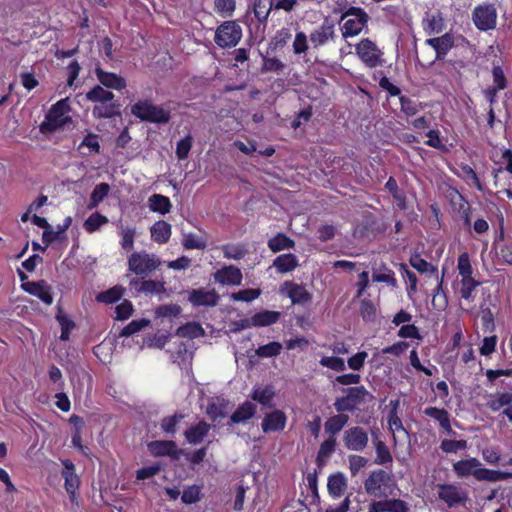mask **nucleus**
<instances>
[{
    "label": "nucleus",
    "instance_id": "obj_33",
    "mask_svg": "<svg viewBox=\"0 0 512 512\" xmlns=\"http://www.w3.org/2000/svg\"><path fill=\"white\" fill-rule=\"evenodd\" d=\"M274 0H253L252 10L260 23L265 24L271 10L274 8Z\"/></svg>",
    "mask_w": 512,
    "mask_h": 512
},
{
    "label": "nucleus",
    "instance_id": "obj_61",
    "mask_svg": "<svg viewBox=\"0 0 512 512\" xmlns=\"http://www.w3.org/2000/svg\"><path fill=\"white\" fill-rule=\"evenodd\" d=\"M320 364L338 372L344 371L346 369L344 360L339 357L324 356L321 358Z\"/></svg>",
    "mask_w": 512,
    "mask_h": 512
},
{
    "label": "nucleus",
    "instance_id": "obj_50",
    "mask_svg": "<svg viewBox=\"0 0 512 512\" xmlns=\"http://www.w3.org/2000/svg\"><path fill=\"white\" fill-rule=\"evenodd\" d=\"M468 444L466 440L444 439L441 441L440 449L445 453H456L465 450Z\"/></svg>",
    "mask_w": 512,
    "mask_h": 512
},
{
    "label": "nucleus",
    "instance_id": "obj_19",
    "mask_svg": "<svg viewBox=\"0 0 512 512\" xmlns=\"http://www.w3.org/2000/svg\"><path fill=\"white\" fill-rule=\"evenodd\" d=\"M214 280L223 285H241L242 272L236 266H225L214 273Z\"/></svg>",
    "mask_w": 512,
    "mask_h": 512
},
{
    "label": "nucleus",
    "instance_id": "obj_2",
    "mask_svg": "<svg viewBox=\"0 0 512 512\" xmlns=\"http://www.w3.org/2000/svg\"><path fill=\"white\" fill-rule=\"evenodd\" d=\"M131 113L141 121L167 124L171 119L170 110L155 105L150 99L138 100L131 106Z\"/></svg>",
    "mask_w": 512,
    "mask_h": 512
},
{
    "label": "nucleus",
    "instance_id": "obj_7",
    "mask_svg": "<svg viewBox=\"0 0 512 512\" xmlns=\"http://www.w3.org/2000/svg\"><path fill=\"white\" fill-rule=\"evenodd\" d=\"M242 29L236 21H224L216 30L214 41L221 48H230L238 44Z\"/></svg>",
    "mask_w": 512,
    "mask_h": 512
},
{
    "label": "nucleus",
    "instance_id": "obj_24",
    "mask_svg": "<svg viewBox=\"0 0 512 512\" xmlns=\"http://www.w3.org/2000/svg\"><path fill=\"white\" fill-rule=\"evenodd\" d=\"M230 412V403L224 398H216L207 405L206 413L212 421L227 417Z\"/></svg>",
    "mask_w": 512,
    "mask_h": 512
},
{
    "label": "nucleus",
    "instance_id": "obj_59",
    "mask_svg": "<svg viewBox=\"0 0 512 512\" xmlns=\"http://www.w3.org/2000/svg\"><path fill=\"white\" fill-rule=\"evenodd\" d=\"M432 305L440 310L445 309V307L447 306V297L443 291V278H441L440 282L438 283L435 289V293L432 299Z\"/></svg>",
    "mask_w": 512,
    "mask_h": 512
},
{
    "label": "nucleus",
    "instance_id": "obj_4",
    "mask_svg": "<svg viewBox=\"0 0 512 512\" xmlns=\"http://www.w3.org/2000/svg\"><path fill=\"white\" fill-rule=\"evenodd\" d=\"M343 391L345 395L336 398L334 402V408L338 413L353 412L362 403L375 399L364 386L349 387Z\"/></svg>",
    "mask_w": 512,
    "mask_h": 512
},
{
    "label": "nucleus",
    "instance_id": "obj_53",
    "mask_svg": "<svg viewBox=\"0 0 512 512\" xmlns=\"http://www.w3.org/2000/svg\"><path fill=\"white\" fill-rule=\"evenodd\" d=\"M201 499V489L197 485H192L184 489L181 500L185 504H194Z\"/></svg>",
    "mask_w": 512,
    "mask_h": 512
},
{
    "label": "nucleus",
    "instance_id": "obj_22",
    "mask_svg": "<svg viewBox=\"0 0 512 512\" xmlns=\"http://www.w3.org/2000/svg\"><path fill=\"white\" fill-rule=\"evenodd\" d=\"M256 405L250 401H245L232 413L228 425L246 423L256 413Z\"/></svg>",
    "mask_w": 512,
    "mask_h": 512
},
{
    "label": "nucleus",
    "instance_id": "obj_56",
    "mask_svg": "<svg viewBox=\"0 0 512 512\" xmlns=\"http://www.w3.org/2000/svg\"><path fill=\"white\" fill-rule=\"evenodd\" d=\"M360 314L364 321L374 322L376 319V307L370 300H362L360 305Z\"/></svg>",
    "mask_w": 512,
    "mask_h": 512
},
{
    "label": "nucleus",
    "instance_id": "obj_58",
    "mask_svg": "<svg viewBox=\"0 0 512 512\" xmlns=\"http://www.w3.org/2000/svg\"><path fill=\"white\" fill-rule=\"evenodd\" d=\"M481 283L474 278L461 279V288L460 294L461 297L469 300L472 297L473 291L478 287Z\"/></svg>",
    "mask_w": 512,
    "mask_h": 512
},
{
    "label": "nucleus",
    "instance_id": "obj_32",
    "mask_svg": "<svg viewBox=\"0 0 512 512\" xmlns=\"http://www.w3.org/2000/svg\"><path fill=\"white\" fill-rule=\"evenodd\" d=\"M274 396H275V391L271 385H267L264 388L255 387L253 389L252 394L250 395V397L254 401L260 403L263 406H267L269 408H271L273 406L272 400H273Z\"/></svg>",
    "mask_w": 512,
    "mask_h": 512
},
{
    "label": "nucleus",
    "instance_id": "obj_21",
    "mask_svg": "<svg viewBox=\"0 0 512 512\" xmlns=\"http://www.w3.org/2000/svg\"><path fill=\"white\" fill-rule=\"evenodd\" d=\"M388 473L382 469L374 470L364 482V487L369 495H377L383 484L389 481Z\"/></svg>",
    "mask_w": 512,
    "mask_h": 512
},
{
    "label": "nucleus",
    "instance_id": "obj_54",
    "mask_svg": "<svg viewBox=\"0 0 512 512\" xmlns=\"http://www.w3.org/2000/svg\"><path fill=\"white\" fill-rule=\"evenodd\" d=\"M282 345L279 342H270L266 345L258 347L256 354L259 357H273L280 354Z\"/></svg>",
    "mask_w": 512,
    "mask_h": 512
},
{
    "label": "nucleus",
    "instance_id": "obj_45",
    "mask_svg": "<svg viewBox=\"0 0 512 512\" xmlns=\"http://www.w3.org/2000/svg\"><path fill=\"white\" fill-rule=\"evenodd\" d=\"M409 262L410 265L420 273L429 272L434 274L437 272V268L424 260L418 253L411 255Z\"/></svg>",
    "mask_w": 512,
    "mask_h": 512
},
{
    "label": "nucleus",
    "instance_id": "obj_44",
    "mask_svg": "<svg viewBox=\"0 0 512 512\" xmlns=\"http://www.w3.org/2000/svg\"><path fill=\"white\" fill-rule=\"evenodd\" d=\"M106 223H108V218L106 216L99 212H94L85 220L83 226L87 232L93 233Z\"/></svg>",
    "mask_w": 512,
    "mask_h": 512
},
{
    "label": "nucleus",
    "instance_id": "obj_23",
    "mask_svg": "<svg viewBox=\"0 0 512 512\" xmlns=\"http://www.w3.org/2000/svg\"><path fill=\"white\" fill-rule=\"evenodd\" d=\"M210 425L205 421H200L196 425L189 427L185 432L184 436L188 443L196 445L203 441L207 436Z\"/></svg>",
    "mask_w": 512,
    "mask_h": 512
},
{
    "label": "nucleus",
    "instance_id": "obj_46",
    "mask_svg": "<svg viewBox=\"0 0 512 512\" xmlns=\"http://www.w3.org/2000/svg\"><path fill=\"white\" fill-rule=\"evenodd\" d=\"M439 43L436 47V60H443L447 52L453 47L454 39L452 35L446 33L438 37Z\"/></svg>",
    "mask_w": 512,
    "mask_h": 512
},
{
    "label": "nucleus",
    "instance_id": "obj_43",
    "mask_svg": "<svg viewBox=\"0 0 512 512\" xmlns=\"http://www.w3.org/2000/svg\"><path fill=\"white\" fill-rule=\"evenodd\" d=\"M125 289L121 286H114L96 296L98 302L112 304L117 302L124 294Z\"/></svg>",
    "mask_w": 512,
    "mask_h": 512
},
{
    "label": "nucleus",
    "instance_id": "obj_5",
    "mask_svg": "<svg viewBox=\"0 0 512 512\" xmlns=\"http://www.w3.org/2000/svg\"><path fill=\"white\" fill-rule=\"evenodd\" d=\"M349 16H353V18L347 19L342 26V36L344 38L358 35L369 20L368 14L360 7L352 6L348 8L341 16V21Z\"/></svg>",
    "mask_w": 512,
    "mask_h": 512
},
{
    "label": "nucleus",
    "instance_id": "obj_55",
    "mask_svg": "<svg viewBox=\"0 0 512 512\" xmlns=\"http://www.w3.org/2000/svg\"><path fill=\"white\" fill-rule=\"evenodd\" d=\"M193 143V138L191 135H187L180 141H178L176 146V156L179 160H184L188 157V154L191 150Z\"/></svg>",
    "mask_w": 512,
    "mask_h": 512
},
{
    "label": "nucleus",
    "instance_id": "obj_1",
    "mask_svg": "<svg viewBox=\"0 0 512 512\" xmlns=\"http://www.w3.org/2000/svg\"><path fill=\"white\" fill-rule=\"evenodd\" d=\"M453 471L458 477L473 476L478 481L498 482L512 478L511 472L496 471L484 468L477 458L457 461Z\"/></svg>",
    "mask_w": 512,
    "mask_h": 512
},
{
    "label": "nucleus",
    "instance_id": "obj_39",
    "mask_svg": "<svg viewBox=\"0 0 512 512\" xmlns=\"http://www.w3.org/2000/svg\"><path fill=\"white\" fill-rule=\"evenodd\" d=\"M71 223H72V218L66 217L63 225H59L58 229H55V231H52L51 228L48 230H44V232L42 234L43 242H45L46 244H50L55 240L63 239V234L70 227Z\"/></svg>",
    "mask_w": 512,
    "mask_h": 512
},
{
    "label": "nucleus",
    "instance_id": "obj_35",
    "mask_svg": "<svg viewBox=\"0 0 512 512\" xmlns=\"http://www.w3.org/2000/svg\"><path fill=\"white\" fill-rule=\"evenodd\" d=\"M114 97L115 95L113 92L106 90L101 85H95L86 93V99L95 103V105L98 103L110 102L114 100Z\"/></svg>",
    "mask_w": 512,
    "mask_h": 512
},
{
    "label": "nucleus",
    "instance_id": "obj_15",
    "mask_svg": "<svg viewBox=\"0 0 512 512\" xmlns=\"http://www.w3.org/2000/svg\"><path fill=\"white\" fill-rule=\"evenodd\" d=\"M409 510L407 502L396 498L374 501L368 508V512H409Z\"/></svg>",
    "mask_w": 512,
    "mask_h": 512
},
{
    "label": "nucleus",
    "instance_id": "obj_18",
    "mask_svg": "<svg viewBox=\"0 0 512 512\" xmlns=\"http://www.w3.org/2000/svg\"><path fill=\"white\" fill-rule=\"evenodd\" d=\"M287 422V416L282 410H274L267 413L261 423V428L264 433L282 431Z\"/></svg>",
    "mask_w": 512,
    "mask_h": 512
},
{
    "label": "nucleus",
    "instance_id": "obj_40",
    "mask_svg": "<svg viewBox=\"0 0 512 512\" xmlns=\"http://www.w3.org/2000/svg\"><path fill=\"white\" fill-rule=\"evenodd\" d=\"M335 446L336 440L334 437H330L322 442L316 458L318 467L321 468L325 465L326 459L335 451Z\"/></svg>",
    "mask_w": 512,
    "mask_h": 512
},
{
    "label": "nucleus",
    "instance_id": "obj_57",
    "mask_svg": "<svg viewBox=\"0 0 512 512\" xmlns=\"http://www.w3.org/2000/svg\"><path fill=\"white\" fill-rule=\"evenodd\" d=\"M481 321L485 332H492L495 329L494 315L489 307L481 305Z\"/></svg>",
    "mask_w": 512,
    "mask_h": 512
},
{
    "label": "nucleus",
    "instance_id": "obj_47",
    "mask_svg": "<svg viewBox=\"0 0 512 512\" xmlns=\"http://www.w3.org/2000/svg\"><path fill=\"white\" fill-rule=\"evenodd\" d=\"M222 251L224 254V257L227 259H235L240 260L245 257L247 254V250L245 248V245H234V244H227L222 247Z\"/></svg>",
    "mask_w": 512,
    "mask_h": 512
},
{
    "label": "nucleus",
    "instance_id": "obj_64",
    "mask_svg": "<svg viewBox=\"0 0 512 512\" xmlns=\"http://www.w3.org/2000/svg\"><path fill=\"white\" fill-rule=\"evenodd\" d=\"M181 311V307L177 304H166L157 307L156 315L158 317H177Z\"/></svg>",
    "mask_w": 512,
    "mask_h": 512
},
{
    "label": "nucleus",
    "instance_id": "obj_20",
    "mask_svg": "<svg viewBox=\"0 0 512 512\" xmlns=\"http://www.w3.org/2000/svg\"><path fill=\"white\" fill-rule=\"evenodd\" d=\"M92 115L96 119H111L121 116V104L118 101H110L96 104L92 109Z\"/></svg>",
    "mask_w": 512,
    "mask_h": 512
},
{
    "label": "nucleus",
    "instance_id": "obj_31",
    "mask_svg": "<svg viewBox=\"0 0 512 512\" xmlns=\"http://www.w3.org/2000/svg\"><path fill=\"white\" fill-rule=\"evenodd\" d=\"M281 313L277 311L263 310L251 317L253 327H265L276 323Z\"/></svg>",
    "mask_w": 512,
    "mask_h": 512
},
{
    "label": "nucleus",
    "instance_id": "obj_13",
    "mask_svg": "<svg viewBox=\"0 0 512 512\" xmlns=\"http://www.w3.org/2000/svg\"><path fill=\"white\" fill-rule=\"evenodd\" d=\"M335 37V24L329 18H325L322 25L311 32L309 36L310 42L314 48H318L326 44L329 40H334Z\"/></svg>",
    "mask_w": 512,
    "mask_h": 512
},
{
    "label": "nucleus",
    "instance_id": "obj_25",
    "mask_svg": "<svg viewBox=\"0 0 512 512\" xmlns=\"http://www.w3.org/2000/svg\"><path fill=\"white\" fill-rule=\"evenodd\" d=\"M65 469L62 475L65 479V489L68 494L74 495L77 488L79 487V478L74 472V464L70 460L63 461Z\"/></svg>",
    "mask_w": 512,
    "mask_h": 512
},
{
    "label": "nucleus",
    "instance_id": "obj_14",
    "mask_svg": "<svg viewBox=\"0 0 512 512\" xmlns=\"http://www.w3.org/2000/svg\"><path fill=\"white\" fill-rule=\"evenodd\" d=\"M21 288L25 292L38 297L47 305H51L53 302L51 286L45 280L22 283Z\"/></svg>",
    "mask_w": 512,
    "mask_h": 512
},
{
    "label": "nucleus",
    "instance_id": "obj_27",
    "mask_svg": "<svg viewBox=\"0 0 512 512\" xmlns=\"http://www.w3.org/2000/svg\"><path fill=\"white\" fill-rule=\"evenodd\" d=\"M175 335L181 338L195 339L205 336V330L198 322L191 321L178 327Z\"/></svg>",
    "mask_w": 512,
    "mask_h": 512
},
{
    "label": "nucleus",
    "instance_id": "obj_41",
    "mask_svg": "<svg viewBox=\"0 0 512 512\" xmlns=\"http://www.w3.org/2000/svg\"><path fill=\"white\" fill-rule=\"evenodd\" d=\"M374 446L376 449V458L375 463L378 465H386L388 463H392L393 457L390 453L388 446L380 439H376L374 441Z\"/></svg>",
    "mask_w": 512,
    "mask_h": 512
},
{
    "label": "nucleus",
    "instance_id": "obj_42",
    "mask_svg": "<svg viewBox=\"0 0 512 512\" xmlns=\"http://www.w3.org/2000/svg\"><path fill=\"white\" fill-rule=\"evenodd\" d=\"M512 403V392L498 393L491 396L486 406L492 411H499L504 406H509Z\"/></svg>",
    "mask_w": 512,
    "mask_h": 512
},
{
    "label": "nucleus",
    "instance_id": "obj_63",
    "mask_svg": "<svg viewBox=\"0 0 512 512\" xmlns=\"http://www.w3.org/2000/svg\"><path fill=\"white\" fill-rule=\"evenodd\" d=\"M372 279L375 282H383L391 285L393 287L396 286L397 282L394 277V272L390 269L385 268L383 272L374 271L372 274Z\"/></svg>",
    "mask_w": 512,
    "mask_h": 512
},
{
    "label": "nucleus",
    "instance_id": "obj_29",
    "mask_svg": "<svg viewBox=\"0 0 512 512\" xmlns=\"http://www.w3.org/2000/svg\"><path fill=\"white\" fill-rule=\"evenodd\" d=\"M150 231L155 242L164 244L170 239L171 225L164 220H160L153 224Z\"/></svg>",
    "mask_w": 512,
    "mask_h": 512
},
{
    "label": "nucleus",
    "instance_id": "obj_28",
    "mask_svg": "<svg viewBox=\"0 0 512 512\" xmlns=\"http://www.w3.org/2000/svg\"><path fill=\"white\" fill-rule=\"evenodd\" d=\"M298 259L296 255L292 253L281 254L277 256L273 261V267L279 273H287L294 270L298 266Z\"/></svg>",
    "mask_w": 512,
    "mask_h": 512
},
{
    "label": "nucleus",
    "instance_id": "obj_26",
    "mask_svg": "<svg viewBox=\"0 0 512 512\" xmlns=\"http://www.w3.org/2000/svg\"><path fill=\"white\" fill-rule=\"evenodd\" d=\"M347 487V480L343 473L338 472L335 474H332L328 478L327 488L329 494L334 497L338 498L342 496L346 490Z\"/></svg>",
    "mask_w": 512,
    "mask_h": 512
},
{
    "label": "nucleus",
    "instance_id": "obj_52",
    "mask_svg": "<svg viewBox=\"0 0 512 512\" xmlns=\"http://www.w3.org/2000/svg\"><path fill=\"white\" fill-rule=\"evenodd\" d=\"M457 268L459 270V274L462 276V279L473 278V268L467 253H462L459 255Z\"/></svg>",
    "mask_w": 512,
    "mask_h": 512
},
{
    "label": "nucleus",
    "instance_id": "obj_10",
    "mask_svg": "<svg viewBox=\"0 0 512 512\" xmlns=\"http://www.w3.org/2000/svg\"><path fill=\"white\" fill-rule=\"evenodd\" d=\"M497 12L493 4L477 6L473 11V21L475 26L487 31L496 26Z\"/></svg>",
    "mask_w": 512,
    "mask_h": 512
},
{
    "label": "nucleus",
    "instance_id": "obj_8",
    "mask_svg": "<svg viewBox=\"0 0 512 512\" xmlns=\"http://www.w3.org/2000/svg\"><path fill=\"white\" fill-rule=\"evenodd\" d=\"M438 499L443 501L449 508L465 505L469 500L468 492L454 484H438Z\"/></svg>",
    "mask_w": 512,
    "mask_h": 512
},
{
    "label": "nucleus",
    "instance_id": "obj_12",
    "mask_svg": "<svg viewBox=\"0 0 512 512\" xmlns=\"http://www.w3.org/2000/svg\"><path fill=\"white\" fill-rule=\"evenodd\" d=\"M188 301L194 306L214 307L218 304L220 296L215 289L205 290L204 288L187 291Z\"/></svg>",
    "mask_w": 512,
    "mask_h": 512
},
{
    "label": "nucleus",
    "instance_id": "obj_3",
    "mask_svg": "<svg viewBox=\"0 0 512 512\" xmlns=\"http://www.w3.org/2000/svg\"><path fill=\"white\" fill-rule=\"evenodd\" d=\"M69 111L68 98L56 102L46 114L45 121L40 124V132L42 134H51L71 122V117L66 115Z\"/></svg>",
    "mask_w": 512,
    "mask_h": 512
},
{
    "label": "nucleus",
    "instance_id": "obj_37",
    "mask_svg": "<svg viewBox=\"0 0 512 512\" xmlns=\"http://www.w3.org/2000/svg\"><path fill=\"white\" fill-rule=\"evenodd\" d=\"M110 190L111 187L108 183L102 182L97 184L90 195L87 209L92 210L98 207V205L109 195Z\"/></svg>",
    "mask_w": 512,
    "mask_h": 512
},
{
    "label": "nucleus",
    "instance_id": "obj_62",
    "mask_svg": "<svg viewBox=\"0 0 512 512\" xmlns=\"http://www.w3.org/2000/svg\"><path fill=\"white\" fill-rule=\"evenodd\" d=\"M215 10L226 16H231L236 9L235 0H214Z\"/></svg>",
    "mask_w": 512,
    "mask_h": 512
},
{
    "label": "nucleus",
    "instance_id": "obj_34",
    "mask_svg": "<svg viewBox=\"0 0 512 512\" xmlns=\"http://www.w3.org/2000/svg\"><path fill=\"white\" fill-rule=\"evenodd\" d=\"M348 420L349 416L344 413H338L337 415L331 416L324 424L325 432L333 437L344 428L348 423Z\"/></svg>",
    "mask_w": 512,
    "mask_h": 512
},
{
    "label": "nucleus",
    "instance_id": "obj_60",
    "mask_svg": "<svg viewBox=\"0 0 512 512\" xmlns=\"http://www.w3.org/2000/svg\"><path fill=\"white\" fill-rule=\"evenodd\" d=\"M260 293H261V291L259 289L248 288V289L240 290L236 293H233L231 295V298L235 301L250 302V301L258 298Z\"/></svg>",
    "mask_w": 512,
    "mask_h": 512
},
{
    "label": "nucleus",
    "instance_id": "obj_6",
    "mask_svg": "<svg viewBox=\"0 0 512 512\" xmlns=\"http://www.w3.org/2000/svg\"><path fill=\"white\" fill-rule=\"evenodd\" d=\"M160 264L161 261L156 255L148 254L146 251L134 252L128 258L129 270L142 277L149 275Z\"/></svg>",
    "mask_w": 512,
    "mask_h": 512
},
{
    "label": "nucleus",
    "instance_id": "obj_17",
    "mask_svg": "<svg viewBox=\"0 0 512 512\" xmlns=\"http://www.w3.org/2000/svg\"><path fill=\"white\" fill-rule=\"evenodd\" d=\"M95 75L100 82L101 86L108 89L122 90L126 87V80L111 72L105 71L99 63L95 67Z\"/></svg>",
    "mask_w": 512,
    "mask_h": 512
},
{
    "label": "nucleus",
    "instance_id": "obj_51",
    "mask_svg": "<svg viewBox=\"0 0 512 512\" xmlns=\"http://www.w3.org/2000/svg\"><path fill=\"white\" fill-rule=\"evenodd\" d=\"M164 282L155 281V280H144L143 283H141V287L137 288V292L142 293H164L166 291L164 287Z\"/></svg>",
    "mask_w": 512,
    "mask_h": 512
},
{
    "label": "nucleus",
    "instance_id": "obj_38",
    "mask_svg": "<svg viewBox=\"0 0 512 512\" xmlns=\"http://www.w3.org/2000/svg\"><path fill=\"white\" fill-rule=\"evenodd\" d=\"M150 210L161 214L169 213L171 210V202L168 197L161 194H153L148 199Z\"/></svg>",
    "mask_w": 512,
    "mask_h": 512
},
{
    "label": "nucleus",
    "instance_id": "obj_36",
    "mask_svg": "<svg viewBox=\"0 0 512 512\" xmlns=\"http://www.w3.org/2000/svg\"><path fill=\"white\" fill-rule=\"evenodd\" d=\"M267 245L272 252L276 253L282 250L294 248L295 241L284 233H278L268 240Z\"/></svg>",
    "mask_w": 512,
    "mask_h": 512
},
{
    "label": "nucleus",
    "instance_id": "obj_11",
    "mask_svg": "<svg viewBox=\"0 0 512 512\" xmlns=\"http://www.w3.org/2000/svg\"><path fill=\"white\" fill-rule=\"evenodd\" d=\"M343 442L348 450L363 451L368 444V434L362 427L354 426L345 430Z\"/></svg>",
    "mask_w": 512,
    "mask_h": 512
},
{
    "label": "nucleus",
    "instance_id": "obj_16",
    "mask_svg": "<svg viewBox=\"0 0 512 512\" xmlns=\"http://www.w3.org/2000/svg\"><path fill=\"white\" fill-rule=\"evenodd\" d=\"M149 452L154 456H170L178 460L181 450L177 449V445L172 440H155L148 444Z\"/></svg>",
    "mask_w": 512,
    "mask_h": 512
},
{
    "label": "nucleus",
    "instance_id": "obj_48",
    "mask_svg": "<svg viewBox=\"0 0 512 512\" xmlns=\"http://www.w3.org/2000/svg\"><path fill=\"white\" fill-rule=\"evenodd\" d=\"M184 418V414L175 413L172 416L164 417L160 422L161 429L167 433L174 435L176 433V425Z\"/></svg>",
    "mask_w": 512,
    "mask_h": 512
},
{
    "label": "nucleus",
    "instance_id": "obj_49",
    "mask_svg": "<svg viewBox=\"0 0 512 512\" xmlns=\"http://www.w3.org/2000/svg\"><path fill=\"white\" fill-rule=\"evenodd\" d=\"M150 324V320L148 319H139V320H133L128 325H126L120 332L121 337H129L139 331H141L143 328L147 327Z\"/></svg>",
    "mask_w": 512,
    "mask_h": 512
},
{
    "label": "nucleus",
    "instance_id": "obj_30",
    "mask_svg": "<svg viewBox=\"0 0 512 512\" xmlns=\"http://www.w3.org/2000/svg\"><path fill=\"white\" fill-rule=\"evenodd\" d=\"M285 286H289L288 296L294 304H305L311 301V294L301 285L285 282Z\"/></svg>",
    "mask_w": 512,
    "mask_h": 512
},
{
    "label": "nucleus",
    "instance_id": "obj_9",
    "mask_svg": "<svg viewBox=\"0 0 512 512\" xmlns=\"http://www.w3.org/2000/svg\"><path fill=\"white\" fill-rule=\"evenodd\" d=\"M356 53L359 58L370 68L382 65V52L370 39L361 40L356 45Z\"/></svg>",
    "mask_w": 512,
    "mask_h": 512
}]
</instances>
